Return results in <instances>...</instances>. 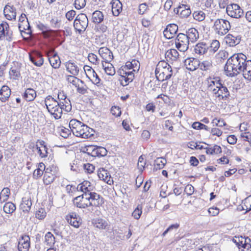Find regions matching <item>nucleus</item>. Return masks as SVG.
I'll use <instances>...</instances> for the list:
<instances>
[{
	"mask_svg": "<svg viewBox=\"0 0 251 251\" xmlns=\"http://www.w3.org/2000/svg\"><path fill=\"white\" fill-rule=\"evenodd\" d=\"M248 62L247 56L242 53H234L227 60L224 69L227 76H237L242 72Z\"/></svg>",
	"mask_w": 251,
	"mask_h": 251,
	"instance_id": "nucleus-1",
	"label": "nucleus"
},
{
	"mask_svg": "<svg viewBox=\"0 0 251 251\" xmlns=\"http://www.w3.org/2000/svg\"><path fill=\"white\" fill-rule=\"evenodd\" d=\"M156 78L160 81L170 79L173 75L171 66L165 61H159L155 71Z\"/></svg>",
	"mask_w": 251,
	"mask_h": 251,
	"instance_id": "nucleus-2",
	"label": "nucleus"
},
{
	"mask_svg": "<svg viewBox=\"0 0 251 251\" xmlns=\"http://www.w3.org/2000/svg\"><path fill=\"white\" fill-rule=\"evenodd\" d=\"M72 109V105L70 100H67L63 102H58V105L56 104V106L50 107L48 111L52 115L53 117L57 120L61 118L63 110L68 112Z\"/></svg>",
	"mask_w": 251,
	"mask_h": 251,
	"instance_id": "nucleus-3",
	"label": "nucleus"
},
{
	"mask_svg": "<svg viewBox=\"0 0 251 251\" xmlns=\"http://www.w3.org/2000/svg\"><path fill=\"white\" fill-rule=\"evenodd\" d=\"M230 28L231 25L229 22L224 19H216L212 26L215 33L220 36L226 35Z\"/></svg>",
	"mask_w": 251,
	"mask_h": 251,
	"instance_id": "nucleus-4",
	"label": "nucleus"
},
{
	"mask_svg": "<svg viewBox=\"0 0 251 251\" xmlns=\"http://www.w3.org/2000/svg\"><path fill=\"white\" fill-rule=\"evenodd\" d=\"M88 19L84 13L78 14L74 22V27L79 34L84 32L88 25Z\"/></svg>",
	"mask_w": 251,
	"mask_h": 251,
	"instance_id": "nucleus-5",
	"label": "nucleus"
},
{
	"mask_svg": "<svg viewBox=\"0 0 251 251\" xmlns=\"http://www.w3.org/2000/svg\"><path fill=\"white\" fill-rule=\"evenodd\" d=\"M175 44L176 48L180 51L184 52L188 49L189 39L185 34L180 33L175 39Z\"/></svg>",
	"mask_w": 251,
	"mask_h": 251,
	"instance_id": "nucleus-6",
	"label": "nucleus"
},
{
	"mask_svg": "<svg viewBox=\"0 0 251 251\" xmlns=\"http://www.w3.org/2000/svg\"><path fill=\"white\" fill-rule=\"evenodd\" d=\"M228 16L234 18H240L244 15V11L237 4L232 3L228 5L226 8Z\"/></svg>",
	"mask_w": 251,
	"mask_h": 251,
	"instance_id": "nucleus-7",
	"label": "nucleus"
},
{
	"mask_svg": "<svg viewBox=\"0 0 251 251\" xmlns=\"http://www.w3.org/2000/svg\"><path fill=\"white\" fill-rule=\"evenodd\" d=\"M73 201L75 206L79 208L84 209L90 207L89 204L88 194H83L76 197L73 199Z\"/></svg>",
	"mask_w": 251,
	"mask_h": 251,
	"instance_id": "nucleus-8",
	"label": "nucleus"
},
{
	"mask_svg": "<svg viewBox=\"0 0 251 251\" xmlns=\"http://www.w3.org/2000/svg\"><path fill=\"white\" fill-rule=\"evenodd\" d=\"M93 129L90 128L84 124L81 125L76 129L73 133L74 135L82 138H88L93 135Z\"/></svg>",
	"mask_w": 251,
	"mask_h": 251,
	"instance_id": "nucleus-9",
	"label": "nucleus"
},
{
	"mask_svg": "<svg viewBox=\"0 0 251 251\" xmlns=\"http://www.w3.org/2000/svg\"><path fill=\"white\" fill-rule=\"evenodd\" d=\"M134 72L133 71L126 72V70L125 71L124 68L121 67L119 70V73L121 76L120 79L121 85L126 86L132 81L134 77Z\"/></svg>",
	"mask_w": 251,
	"mask_h": 251,
	"instance_id": "nucleus-10",
	"label": "nucleus"
},
{
	"mask_svg": "<svg viewBox=\"0 0 251 251\" xmlns=\"http://www.w3.org/2000/svg\"><path fill=\"white\" fill-rule=\"evenodd\" d=\"M212 95L213 97L218 98L219 100L226 99L230 96L228 89L223 83H221V86H219L216 90L213 91Z\"/></svg>",
	"mask_w": 251,
	"mask_h": 251,
	"instance_id": "nucleus-11",
	"label": "nucleus"
},
{
	"mask_svg": "<svg viewBox=\"0 0 251 251\" xmlns=\"http://www.w3.org/2000/svg\"><path fill=\"white\" fill-rule=\"evenodd\" d=\"M65 219L72 226L78 228L82 223V220L80 216L75 212H70L66 216Z\"/></svg>",
	"mask_w": 251,
	"mask_h": 251,
	"instance_id": "nucleus-12",
	"label": "nucleus"
},
{
	"mask_svg": "<svg viewBox=\"0 0 251 251\" xmlns=\"http://www.w3.org/2000/svg\"><path fill=\"white\" fill-rule=\"evenodd\" d=\"M90 206L99 207L104 203L103 198L96 192L88 194Z\"/></svg>",
	"mask_w": 251,
	"mask_h": 251,
	"instance_id": "nucleus-13",
	"label": "nucleus"
},
{
	"mask_svg": "<svg viewBox=\"0 0 251 251\" xmlns=\"http://www.w3.org/2000/svg\"><path fill=\"white\" fill-rule=\"evenodd\" d=\"M84 70L87 77L93 83L99 85L100 79L98 75L91 67L85 65L83 67Z\"/></svg>",
	"mask_w": 251,
	"mask_h": 251,
	"instance_id": "nucleus-14",
	"label": "nucleus"
},
{
	"mask_svg": "<svg viewBox=\"0 0 251 251\" xmlns=\"http://www.w3.org/2000/svg\"><path fill=\"white\" fill-rule=\"evenodd\" d=\"M5 37L6 40L11 41L12 40V32L9 30V26L7 23L0 25V39Z\"/></svg>",
	"mask_w": 251,
	"mask_h": 251,
	"instance_id": "nucleus-15",
	"label": "nucleus"
},
{
	"mask_svg": "<svg viewBox=\"0 0 251 251\" xmlns=\"http://www.w3.org/2000/svg\"><path fill=\"white\" fill-rule=\"evenodd\" d=\"M30 246V240L28 235H24L19 238L18 249L19 251H28Z\"/></svg>",
	"mask_w": 251,
	"mask_h": 251,
	"instance_id": "nucleus-16",
	"label": "nucleus"
},
{
	"mask_svg": "<svg viewBox=\"0 0 251 251\" xmlns=\"http://www.w3.org/2000/svg\"><path fill=\"white\" fill-rule=\"evenodd\" d=\"M30 60L36 66H41L44 63V59L41 52L38 51H33L29 54Z\"/></svg>",
	"mask_w": 251,
	"mask_h": 251,
	"instance_id": "nucleus-17",
	"label": "nucleus"
},
{
	"mask_svg": "<svg viewBox=\"0 0 251 251\" xmlns=\"http://www.w3.org/2000/svg\"><path fill=\"white\" fill-rule=\"evenodd\" d=\"M99 53L104 62H110L113 59V53L107 47H101L99 50Z\"/></svg>",
	"mask_w": 251,
	"mask_h": 251,
	"instance_id": "nucleus-18",
	"label": "nucleus"
},
{
	"mask_svg": "<svg viewBox=\"0 0 251 251\" xmlns=\"http://www.w3.org/2000/svg\"><path fill=\"white\" fill-rule=\"evenodd\" d=\"M178 30V26L174 24L167 26L163 31L164 37L168 39L173 38Z\"/></svg>",
	"mask_w": 251,
	"mask_h": 251,
	"instance_id": "nucleus-19",
	"label": "nucleus"
},
{
	"mask_svg": "<svg viewBox=\"0 0 251 251\" xmlns=\"http://www.w3.org/2000/svg\"><path fill=\"white\" fill-rule=\"evenodd\" d=\"M207 81L208 90L212 94L219 86H221V80L219 77H209L207 78Z\"/></svg>",
	"mask_w": 251,
	"mask_h": 251,
	"instance_id": "nucleus-20",
	"label": "nucleus"
},
{
	"mask_svg": "<svg viewBox=\"0 0 251 251\" xmlns=\"http://www.w3.org/2000/svg\"><path fill=\"white\" fill-rule=\"evenodd\" d=\"M5 18L8 20H15L16 17V8L13 6L6 5L3 9Z\"/></svg>",
	"mask_w": 251,
	"mask_h": 251,
	"instance_id": "nucleus-21",
	"label": "nucleus"
},
{
	"mask_svg": "<svg viewBox=\"0 0 251 251\" xmlns=\"http://www.w3.org/2000/svg\"><path fill=\"white\" fill-rule=\"evenodd\" d=\"M184 65L188 70L193 71L199 67L200 61L196 58H188L185 60Z\"/></svg>",
	"mask_w": 251,
	"mask_h": 251,
	"instance_id": "nucleus-22",
	"label": "nucleus"
},
{
	"mask_svg": "<svg viewBox=\"0 0 251 251\" xmlns=\"http://www.w3.org/2000/svg\"><path fill=\"white\" fill-rule=\"evenodd\" d=\"M87 151H92L91 154L92 156H104L107 154L106 149L102 147H89Z\"/></svg>",
	"mask_w": 251,
	"mask_h": 251,
	"instance_id": "nucleus-23",
	"label": "nucleus"
},
{
	"mask_svg": "<svg viewBox=\"0 0 251 251\" xmlns=\"http://www.w3.org/2000/svg\"><path fill=\"white\" fill-rule=\"evenodd\" d=\"M226 43L230 47H235L239 44L241 38L239 36H234L232 34H228L225 37Z\"/></svg>",
	"mask_w": 251,
	"mask_h": 251,
	"instance_id": "nucleus-24",
	"label": "nucleus"
},
{
	"mask_svg": "<svg viewBox=\"0 0 251 251\" xmlns=\"http://www.w3.org/2000/svg\"><path fill=\"white\" fill-rule=\"evenodd\" d=\"M111 10L114 16H118L122 10V4L119 0H112L110 3Z\"/></svg>",
	"mask_w": 251,
	"mask_h": 251,
	"instance_id": "nucleus-25",
	"label": "nucleus"
},
{
	"mask_svg": "<svg viewBox=\"0 0 251 251\" xmlns=\"http://www.w3.org/2000/svg\"><path fill=\"white\" fill-rule=\"evenodd\" d=\"M98 176L101 180L106 182L107 184H111V182H113L109 173L103 168L99 170Z\"/></svg>",
	"mask_w": 251,
	"mask_h": 251,
	"instance_id": "nucleus-26",
	"label": "nucleus"
},
{
	"mask_svg": "<svg viewBox=\"0 0 251 251\" xmlns=\"http://www.w3.org/2000/svg\"><path fill=\"white\" fill-rule=\"evenodd\" d=\"M77 190L82 192L83 194H89L93 190V187L91 185L90 182L84 181L78 185Z\"/></svg>",
	"mask_w": 251,
	"mask_h": 251,
	"instance_id": "nucleus-27",
	"label": "nucleus"
},
{
	"mask_svg": "<svg viewBox=\"0 0 251 251\" xmlns=\"http://www.w3.org/2000/svg\"><path fill=\"white\" fill-rule=\"evenodd\" d=\"M122 67L126 70H131L134 72H137L140 68V62L135 59H133L131 62L127 61L126 65Z\"/></svg>",
	"mask_w": 251,
	"mask_h": 251,
	"instance_id": "nucleus-28",
	"label": "nucleus"
},
{
	"mask_svg": "<svg viewBox=\"0 0 251 251\" xmlns=\"http://www.w3.org/2000/svg\"><path fill=\"white\" fill-rule=\"evenodd\" d=\"M40 146H38V145H36V150L37 151V152L39 154L40 157L43 158H46L48 156V149L47 147L45 145V142L43 141H41L39 142Z\"/></svg>",
	"mask_w": 251,
	"mask_h": 251,
	"instance_id": "nucleus-29",
	"label": "nucleus"
},
{
	"mask_svg": "<svg viewBox=\"0 0 251 251\" xmlns=\"http://www.w3.org/2000/svg\"><path fill=\"white\" fill-rule=\"evenodd\" d=\"M189 42L194 43L199 38V35L198 30L195 28H190L186 32L185 34Z\"/></svg>",
	"mask_w": 251,
	"mask_h": 251,
	"instance_id": "nucleus-30",
	"label": "nucleus"
},
{
	"mask_svg": "<svg viewBox=\"0 0 251 251\" xmlns=\"http://www.w3.org/2000/svg\"><path fill=\"white\" fill-rule=\"evenodd\" d=\"M32 202L30 198L25 197L22 199V201L20 204V208L24 211L28 212L31 208Z\"/></svg>",
	"mask_w": 251,
	"mask_h": 251,
	"instance_id": "nucleus-31",
	"label": "nucleus"
},
{
	"mask_svg": "<svg viewBox=\"0 0 251 251\" xmlns=\"http://www.w3.org/2000/svg\"><path fill=\"white\" fill-rule=\"evenodd\" d=\"M11 94V90L6 85H3L0 90V100L4 102L8 100Z\"/></svg>",
	"mask_w": 251,
	"mask_h": 251,
	"instance_id": "nucleus-32",
	"label": "nucleus"
},
{
	"mask_svg": "<svg viewBox=\"0 0 251 251\" xmlns=\"http://www.w3.org/2000/svg\"><path fill=\"white\" fill-rule=\"evenodd\" d=\"M66 70L71 73L72 75H77L79 73V69L77 66L70 61L66 63Z\"/></svg>",
	"mask_w": 251,
	"mask_h": 251,
	"instance_id": "nucleus-33",
	"label": "nucleus"
},
{
	"mask_svg": "<svg viewBox=\"0 0 251 251\" xmlns=\"http://www.w3.org/2000/svg\"><path fill=\"white\" fill-rule=\"evenodd\" d=\"M242 74L245 78L249 80H251V60H248V62L246 64L243 70H242Z\"/></svg>",
	"mask_w": 251,
	"mask_h": 251,
	"instance_id": "nucleus-34",
	"label": "nucleus"
},
{
	"mask_svg": "<svg viewBox=\"0 0 251 251\" xmlns=\"http://www.w3.org/2000/svg\"><path fill=\"white\" fill-rule=\"evenodd\" d=\"M208 50V46L203 43H199L195 47L194 51L196 54L203 55Z\"/></svg>",
	"mask_w": 251,
	"mask_h": 251,
	"instance_id": "nucleus-35",
	"label": "nucleus"
},
{
	"mask_svg": "<svg viewBox=\"0 0 251 251\" xmlns=\"http://www.w3.org/2000/svg\"><path fill=\"white\" fill-rule=\"evenodd\" d=\"M24 98L26 100L31 101L33 100L36 97V91L31 88H28L24 93Z\"/></svg>",
	"mask_w": 251,
	"mask_h": 251,
	"instance_id": "nucleus-36",
	"label": "nucleus"
},
{
	"mask_svg": "<svg viewBox=\"0 0 251 251\" xmlns=\"http://www.w3.org/2000/svg\"><path fill=\"white\" fill-rule=\"evenodd\" d=\"M94 226L100 229H106L108 226L106 221L102 219H97L93 222Z\"/></svg>",
	"mask_w": 251,
	"mask_h": 251,
	"instance_id": "nucleus-37",
	"label": "nucleus"
},
{
	"mask_svg": "<svg viewBox=\"0 0 251 251\" xmlns=\"http://www.w3.org/2000/svg\"><path fill=\"white\" fill-rule=\"evenodd\" d=\"M102 68L105 73L109 75H113L115 74V69L110 62H102Z\"/></svg>",
	"mask_w": 251,
	"mask_h": 251,
	"instance_id": "nucleus-38",
	"label": "nucleus"
},
{
	"mask_svg": "<svg viewBox=\"0 0 251 251\" xmlns=\"http://www.w3.org/2000/svg\"><path fill=\"white\" fill-rule=\"evenodd\" d=\"M167 161L163 157H158L154 160L153 171H157L162 169Z\"/></svg>",
	"mask_w": 251,
	"mask_h": 251,
	"instance_id": "nucleus-39",
	"label": "nucleus"
},
{
	"mask_svg": "<svg viewBox=\"0 0 251 251\" xmlns=\"http://www.w3.org/2000/svg\"><path fill=\"white\" fill-rule=\"evenodd\" d=\"M92 19L93 22L96 24L100 23L103 20V15L101 11L96 10L93 12Z\"/></svg>",
	"mask_w": 251,
	"mask_h": 251,
	"instance_id": "nucleus-40",
	"label": "nucleus"
},
{
	"mask_svg": "<svg viewBox=\"0 0 251 251\" xmlns=\"http://www.w3.org/2000/svg\"><path fill=\"white\" fill-rule=\"evenodd\" d=\"M49 60L51 66L55 69L58 68L61 64V61L58 56L54 54L51 57L49 58Z\"/></svg>",
	"mask_w": 251,
	"mask_h": 251,
	"instance_id": "nucleus-41",
	"label": "nucleus"
},
{
	"mask_svg": "<svg viewBox=\"0 0 251 251\" xmlns=\"http://www.w3.org/2000/svg\"><path fill=\"white\" fill-rule=\"evenodd\" d=\"M75 76L76 75H68L67 78L68 82L72 84L75 87L78 86V85L79 84L83 85L84 81L77 78Z\"/></svg>",
	"mask_w": 251,
	"mask_h": 251,
	"instance_id": "nucleus-42",
	"label": "nucleus"
},
{
	"mask_svg": "<svg viewBox=\"0 0 251 251\" xmlns=\"http://www.w3.org/2000/svg\"><path fill=\"white\" fill-rule=\"evenodd\" d=\"M45 103L48 110L50 109V107L55 106L56 104L58 105V102L50 96L46 97L45 100Z\"/></svg>",
	"mask_w": 251,
	"mask_h": 251,
	"instance_id": "nucleus-43",
	"label": "nucleus"
},
{
	"mask_svg": "<svg viewBox=\"0 0 251 251\" xmlns=\"http://www.w3.org/2000/svg\"><path fill=\"white\" fill-rule=\"evenodd\" d=\"M3 209L6 213L12 214L16 210V205L11 202H8L4 204Z\"/></svg>",
	"mask_w": 251,
	"mask_h": 251,
	"instance_id": "nucleus-44",
	"label": "nucleus"
},
{
	"mask_svg": "<svg viewBox=\"0 0 251 251\" xmlns=\"http://www.w3.org/2000/svg\"><path fill=\"white\" fill-rule=\"evenodd\" d=\"M200 69L202 71H208L211 69L212 67V62L211 60H204L201 62H200V66H199Z\"/></svg>",
	"mask_w": 251,
	"mask_h": 251,
	"instance_id": "nucleus-45",
	"label": "nucleus"
},
{
	"mask_svg": "<svg viewBox=\"0 0 251 251\" xmlns=\"http://www.w3.org/2000/svg\"><path fill=\"white\" fill-rule=\"evenodd\" d=\"M10 194V189L7 188H4L0 194V201L3 202L8 200Z\"/></svg>",
	"mask_w": 251,
	"mask_h": 251,
	"instance_id": "nucleus-46",
	"label": "nucleus"
},
{
	"mask_svg": "<svg viewBox=\"0 0 251 251\" xmlns=\"http://www.w3.org/2000/svg\"><path fill=\"white\" fill-rule=\"evenodd\" d=\"M206 153L207 154H212L213 153L218 154L222 152V149L220 146L215 145L211 148H206Z\"/></svg>",
	"mask_w": 251,
	"mask_h": 251,
	"instance_id": "nucleus-47",
	"label": "nucleus"
},
{
	"mask_svg": "<svg viewBox=\"0 0 251 251\" xmlns=\"http://www.w3.org/2000/svg\"><path fill=\"white\" fill-rule=\"evenodd\" d=\"M45 242L50 247L53 246L55 244V237L50 232H48L46 234Z\"/></svg>",
	"mask_w": 251,
	"mask_h": 251,
	"instance_id": "nucleus-48",
	"label": "nucleus"
},
{
	"mask_svg": "<svg viewBox=\"0 0 251 251\" xmlns=\"http://www.w3.org/2000/svg\"><path fill=\"white\" fill-rule=\"evenodd\" d=\"M55 176L54 174H47L44 173L43 181L46 185H49L55 179Z\"/></svg>",
	"mask_w": 251,
	"mask_h": 251,
	"instance_id": "nucleus-49",
	"label": "nucleus"
},
{
	"mask_svg": "<svg viewBox=\"0 0 251 251\" xmlns=\"http://www.w3.org/2000/svg\"><path fill=\"white\" fill-rule=\"evenodd\" d=\"M81 123L75 119H72L70 121L69 127L73 133L76 131V129L81 125Z\"/></svg>",
	"mask_w": 251,
	"mask_h": 251,
	"instance_id": "nucleus-50",
	"label": "nucleus"
},
{
	"mask_svg": "<svg viewBox=\"0 0 251 251\" xmlns=\"http://www.w3.org/2000/svg\"><path fill=\"white\" fill-rule=\"evenodd\" d=\"M220 45V42L218 40H213L210 46L208 47V50L211 53H214L219 49Z\"/></svg>",
	"mask_w": 251,
	"mask_h": 251,
	"instance_id": "nucleus-51",
	"label": "nucleus"
},
{
	"mask_svg": "<svg viewBox=\"0 0 251 251\" xmlns=\"http://www.w3.org/2000/svg\"><path fill=\"white\" fill-rule=\"evenodd\" d=\"M193 16L195 20L201 22L204 20L205 14L202 11H197L193 13Z\"/></svg>",
	"mask_w": 251,
	"mask_h": 251,
	"instance_id": "nucleus-52",
	"label": "nucleus"
},
{
	"mask_svg": "<svg viewBox=\"0 0 251 251\" xmlns=\"http://www.w3.org/2000/svg\"><path fill=\"white\" fill-rule=\"evenodd\" d=\"M251 242V239L249 237H244L243 236L240 237L239 244L238 248L240 249V247L244 248V250L246 249V247L248 243Z\"/></svg>",
	"mask_w": 251,
	"mask_h": 251,
	"instance_id": "nucleus-53",
	"label": "nucleus"
},
{
	"mask_svg": "<svg viewBox=\"0 0 251 251\" xmlns=\"http://www.w3.org/2000/svg\"><path fill=\"white\" fill-rule=\"evenodd\" d=\"M166 55L170 58H172L173 60H175L178 57L179 53L176 49H171L167 51L166 53Z\"/></svg>",
	"mask_w": 251,
	"mask_h": 251,
	"instance_id": "nucleus-54",
	"label": "nucleus"
},
{
	"mask_svg": "<svg viewBox=\"0 0 251 251\" xmlns=\"http://www.w3.org/2000/svg\"><path fill=\"white\" fill-rule=\"evenodd\" d=\"M142 206L141 205H138L134 211L132 213V216L135 219H139L142 213Z\"/></svg>",
	"mask_w": 251,
	"mask_h": 251,
	"instance_id": "nucleus-55",
	"label": "nucleus"
},
{
	"mask_svg": "<svg viewBox=\"0 0 251 251\" xmlns=\"http://www.w3.org/2000/svg\"><path fill=\"white\" fill-rule=\"evenodd\" d=\"M9 75L13 79H17L20 76V73L18 69L11 68L9 71Z\"/></svg>",
	"mask_w": 251,
	"mask_h": 251,
	"instance_id": "nucleus-56",
	"label": "nucleus"
},
{
	"mask_svg": "<svg viewBox=\"0 0 251 251\" xmlns=\"http://www.w3.org/2000/svg\"><path fill=\"white\" fill-rule=\"evenodd\" d=\"M46 212L43 208L39 209L35 213V217L38 219L43 220L46 216Z\"/></svg>",
	"mask_w": 251,
	"mask_h": 251,
	"instance_id": "nucleus-57",
	"label": "nucleus"
},
{
	"mask_svg": "<svg viewBox=\"0 0 251 251\" xmlns=\"http://www.w3.org/2000/svg\"><path fill=\"white\" fill-rule=\"evenodd\" d=\"M192 127L196 129H204L206 130H208V127L207 126L199 122H194L192 125Z\"/></svg>",
	"mask_w": 251,
	"mask_h": 251,
	"instance_id": "nucleus-58",
	"label": "nucleus"
},
{
	"mask_svg": "<svg viewBox=\"0 0 251 251\" xmlns=\"http://www.w3.org/2000/svg\"><path fill=\"white\" fill-rule=\"evenodd\" d=\"M88 59L90 62L94 64L97 65L99 64V60L97 56L92 53L88 54Z\"/></svg>",
	"mask_w": 251,
	"mask_h": 251,
	"instance_id": "nucleus-59",
	"label": "nucleus"
},
{
	"mask_svg": "<svg viewBox=\"0 0 251 251\" xmlns=\"http://www.w3.org/2000/svg\"><path fill=\"white\" fill-rule=\"evenodd\" d=\"M75 7L77 9H80L84 7L86 5L85 0H75Z\"/></svg>",
	"mask_w": 251,
	"mask_h": 251,
	"instance_id": "nucleus-60",
	"label": "nucleus"
},
{
	"mask_svg": "<svg viewBox=\"0 0 251 251\" xmlns=\"http://www.w3.org/2000/svg\"><path fill=\"white\" fill-rule=\"evenodd\" d=\"M110 111L111 114L116 117H119L121 115V111L119 106H112L111 108Z\"/></svg>",
	"mask_w": 251,
	"mask_h": 251,
	"instance_id": "nucleus-61",
	"label": "nucleus"
},
{
	"mask_svg": "<svg viewBox=\"0 0 251 251\" xmlns=\"http://www.w3.org/2000/svg\"><path fill=\"white\" fill-rule=\"evenodd\" d=\"M83 168L86 172L89 174L93 172L95 170L94 166L90 163L84 164L83 165Z\"/></svg>",
	"mask_w": 251,
	"mask_h": 251,
	"instance_id": "nucleus-62",
	"label": "nucleus"
},
{
	"mask_svg": "<svg viewBox=\"0 0 251 251\" xmlns=\"http://www.w3.org/2000/svg\"><path fill=\"white\" fill-rule=\"evenodd\" d=\"M70 134V130L65 127L61 128L60 131V135L64 138H67Z\"/></svg>",
	"mask_w": 251,
	"mask_h": 251,
	"instance_id": "nucleus-63",
	"label": "nucleus"
},
{
	"mask_svg": "<svg viewBox=\"0 0 251 251\" xmlns=\"http://www.w3.org/2000/svg\"><path fill=\"white\" fill-rule=\"evenodd\" d=\"M228 57V53L225 50H220L218 53V57L223 60L226 59Z\"/></svg>",
	"mask_w": 251,
	"mask_h": 251,
	"instance_id": "nucleus-64",
	"label": "nucleus"
}]
</instances>
